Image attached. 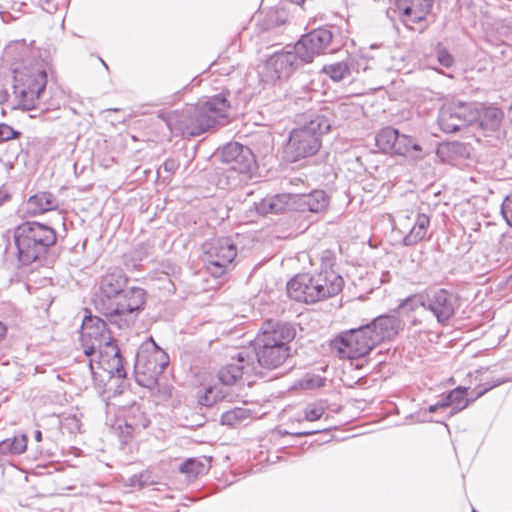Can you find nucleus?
Returning a JSON list of instances; mask_svg holds the SVG:
<instances>
[{
	"label": "nucleus",
	"instance_id": "nucleus-22",
	"mask_svg": "<svg viewBox=\"0 0 512 512\" xmlns=\"http://www.w3.org/2000/svg\"><path fill=\"white\" fill-rule=\"evenodd\" d=\"M257 366L254 356L247 351H240L232 362L223 366L218 372V378L225 385H234L244 374L256 373Z\"/></svg>",
	"mask_w": 512,
	"mask_h": 512
},
{
	"label": "nucleus",
	"instance_id": "nucleus-29",
	"mask_svg": "<svg viewBox=\"0 0 512 512\" xmlns=\"http://www.w3.org/2000/svg\"><path fill=\"white\" fill-rule=\"evenodd\" d=\"M468 388L458 386L443 397L446 408L451 407L450 415H454L465 409L475 398V394L470 392L471 397H466Z\"/></svg>",
	"mask_w": 512,
	"mask_h": 512
},
{
	"label": "nucleus",
	"instance_id": "nucleus-37",
	"mask_svg": "<svg viewBox=\"0 0 512 512\" xmlns=\"http://www.w3.org/2000/svg\"><path fill=\"white\" fill-rule=\"evenodd\" d=\"M426 304V294H414L406 299H404L400 305L399 309L406 311V312H412L415 311L419 307L425 308Z\"/></svg>",
	"mask_w": 512,
	"mask_h": 512
},
{
	"label": "nucleus",
	"instance_id": "nucleus-31",
	"mask_svg": "<svg viewBox=\"0 0 512 512\" xmlns=\"http://www.w3.org/2000/svg\"><path fill=\"white\" fill-rule=\"evenodd\" d=\"M291 196L288 194H278L262 199L256 206L260 214H278L286 210Z\"/></svg>",
	"mask_w": 512,
	"mask_h": 512
},
{
	"label": "nucleus",
	"instance_id": "nucleus-36",
	"mask_svg": "<svg viewBox=\"0 0 512 512\" xmlns=\"http://www.w3.org/2000/svg\"><path fill=\"white\" fill-rule=\"evenodd\" d=\"M288 15L283 8H272L266 14V25L268 28L278 27L287 21Z\"/></svg>",
	"mask_w": 512,
	"mask_h": 512
},
{
	"label": "nucleus",
	"instance_id": "nucleus-44",
	"mask_svg": "<svg viewBox=\"0 0 512 512\" xmlns=\"http://www.w3.org/2000/svg\"><path fill=\"white\" fill-rule=\"evenodd\" d=\"M38 4L42 7L43 10L47 12H52L56 9L55 5L51 0H36Z\"/></svg>",
	"mask_w": 512,
	"mask_h": 512
},
{
	"label": "nucleus",
	"instance_id": "nucleus-25",
	"mask_svg": "<svg viewBox=\"0 0 512 512\" xmlns=\"http://www.w3.org/2000/svg\"><path fill=\"white\" fill-rule=\"evenodd\" d=\"M433 0H395L396 10L402 15L403 23H418L424 19L425 13L432 7Z\"/></svg>",
	"mask_w": 512,
	"mask_h": 512
},
{
	"label": "nucleus",
	"instance_id": "nucleus-30",
	"mask_svg": "<svg viewBox=\"0 0 512 512\" xmlns=\"http://www.w3.org/2000/svg\"><path fill=\"white\" fill-rule=\"evenodd\" d=\"M476 119L480 127L487 131H495L501 124L504 117L502 110L494 106L482 107L475 111Z\"/></svg>",
	"mask_w": 512,
	"mask_h": 512
},
{
	"label": "nucleus",
	"instance_id": "nucleus-32",
	"mask_svg": "<svg viewBox=\"0 0 512 512\" xmlns=\"http://www.w3.org/2000/svg\"><path fill=\"white\" fill-rule=\"evenodd\" d=\"M27 436L20 434L0 441V458L7 455L22 454L27 448Z\"/></svg>",
	"mask_w": 512,
	"mask_h": 512
},
{
	"label": "nucleus",
	"instance_id": "nucleus-2",
	"mask_svg": "<svg viewBox=\"0 0 512 512\" xmlns=\"http://www.w3.org/2000/svg\"><path fill=\"white\" fill-rule=\"evenodd\" d=\"M81 341L83 352L88 358L86 368L92 378L96 374L92 356L96 353L100 357V361L96 363L107 370L112 376L118 378L126 376L120 350L104 320L98 317L85 319L82 325Z\"/></svg>",
	"mask_w": 512,
	"mask_h": 512
},
{
	"label": "nucleus",
	"instance_id": "nucleus-47",
	"mask_svg": "<svg viewBox=\"0 0 512 512\" xmlns=\"http://www.w3.org/2000/svg\"><path fill=\"white\" fill-rule=\"evenodd\" d=\"M163 167L168 172H173L176 169V163L172 159H168L164 162Z\"/></svg>",
	"mask_w": 512,
	"mask_h": 512
},
{
	"label": "nucleus",
	"instance_id": "nucleus-3",
	"mask_svg": "<svg viewBox=\"0 0 512 512\" xmlns=\"http://www.w3.org/2000/svg\"><path fill=\"white\" fill-rule=\"evenodd\" d=\"M56 240V231L46 224L36 221L21 223L14 230L18 262L24 266L41 262Z\"/></svg>",
	"mask_w": 512,
	"mask_h": 512
},
{
	"label": "nucleus",
	"instance_id": "nucleus-28",
	"mask_svg": "<svg viewBox=\"0 0 512 512\" xmlns=\"http://www.w3.org/2000/svg\"><path fill=\"white\" fill-rule=\"evenodd\" d=\"M431 217L426 213H417L415 216L414 224L409 232L403 237L402 244L404 246H414L422 241L430 227Z\"/></svg>",
	"mask_w": 512,
	"mask_h": 512
},
{
	"label": "nucleus",
	"instance_id": "nucleus-6",
	"mask_svg": "<svg viewBox=\"0 0 512 512\" xmlns=\"http://www.w3.org/2000/svg\"><path fill=\"white\" fill-rule=\"evenodd\" d=\"M169 364L168 354L150 337L139 348L135 360L137 382L151 388Z\"/></svg>",
	"mask_w": 512,
	"mask_h": 512
},
{
	"label": "nucleus",
	"instance_id": "nucleus-16",
	"mask_svg": "<svg viewBox=\"0 0 512 512\" xmlns=\"http://www.w3.org/2000/svg\"><path fill=\"white\" fill-rule=\"evenodd\" d=\"M476 113L471 104L452 103L441 107L438 114V125L445 133H453L472 123Z\"/></svg>",
	"mask_w": 512,
	"mask_h": 512
},
{
	"label": "nucleus",
	"instance_id": "nucleus-48",
	"mask_svg": "<svg viewBox=\"0 0 512 512\" xmlns=\"http://www.w3.org/2000/svg\"><path fill=\"white\" fill-rule=\"evenodd\" d=\"M320 431L321 430L296 432V433H293V435H295L297 437H303V436H308V435H312V434L318 433Z\"/></svg>",
	"mask_w": 512,
	"mask_h": 512
},
{
	"label": "nucleus",
	"instance_id": "nucleus-27",
	"mask_svg": "<svg viewBox=\"0 0 512 512\" xmlns=\"http://www.w3.org/2000/svg\"><path fill=\"white\" fill-rule=\"evenodd\" d=\"M59 207L58 198L50 192H38L27 200V211L31 215H40Z\"/></svg>",
	"mask_w": 512,
	"mask_h": 512
},
{
	"label": "nucleus",
	"instance_id": "nucleus-5",
	"mask_svg": "<svg viewBox=\"0 0 512 512\" xmlns=\"http://www.w3.org/2000/svg\"><path fill=\"white\" fill-rule=\"evenodd\" d=\"M327 111L315 114L303 126L290 132L284 147V158L293 163L314 155L320 148V136L331 128V121L326 115Z\"/></svg>",
	"mask_w": 512,
	"mask_h": 512
},
{
	"label": "nucleus",
	"instance_id": "nucleus-1",
	"mask_svg": "<svg viewBox=\"0 0 512 512\" xmlns=\"http://www.w3.org/2000/svg\"><path fill=\"white\" fill-rule=\"evenodd\" d=\"M3 61L14 75V93L24 110L53 111L60 108L63 94L58 88L47 90L48 73L52 71L47 51L32 48L25 41L9 43Z\"/></svg>",
	"mask_w": 512,
	"mask_h": 512
},
{
	"label": "nucleus",
	"instance_id": "nucleus-51",
	"mask_svg": "<svg viewBox=\"0 0 512 512\" xmlns=\"http://www.w3.org/2000/svg\"><path fill=\"white\" fill-rule=\"evenodd\" d=\"M289 1L294 4H297V5H302L305 2V0H289Z\"/></svg>",
	"mask_w": 512,
	"mask_h": 512
},
{
	"label": "nucleus",
	"instance_id": "nucleus-23",
	"mask_svg": "<svg viewBox=\"0 0 512 512\" xmlns=\"http://www.w3.org/2000/svg\"><path fill=\"white\" fill-rule=\"evenodd\" d=\"M366 326H369L376 345L393 339L403 329V323L399 317L388 314L376 317Z\"/></svg>",
	"mask_w": 512,
	"mask_h": 512
},
{
	"label": "nucleus",
	"instance_id": "nucleus-7",
	"mask_svg": "<svg viewBox=\"0 0 512 512\" xmlns=\"http://www.w3.org/2000/svg\"><path fill=\"white\" fill-rule=\"evenodd\" d=\"M146 292L140 287H125L113 299L112 311H104L102 314L119 328L129 327L135 320L134 313L143 310Z\"/></svg>",
	"mask_w": 512,
	"mask_h": 512
},
{
	"label": "nucleus",
	"instance_id": "nucleus-26",
	"mask_svg": "<svg viewBox=\"0 0 512 512\" xmlns=\"http://www.w3.org/2000/svg\"><path fill=\"white\" fill-rule=\"evenodd\" d=\"M293 202L301 212L318 213L328 205V197L323 190H314L309 194L295 195Z\"/></svg>",
	"mask_w": 512,
	"mask_h": 512
},
{
	"label": "nucleus",
	"instance_id": "nucleus-18",
	"mask_svg": "<svg viewBox=\"0 0 512 512\" xmlns=\"http://www.w3.org/2000/svg\"><path fill=\"white\" fill-rule=\"evenodd\" d=\"M221 161L227 169L241 174L251 173L256 168V160L252 150L238 142H230L223 146Z\"/></svg>",
	"mask_w": 512,
	"mask_h": 512
},
{
	"label": "nucleus",
	"instance_id": "nucleus-21",
	"mask_svg": "<svg viewBox=\"0 0 512 512\" xmlns=\"http://www.w3.org/2000/svg\"><path fill=\"white\" fill-rule=\"evenodd\" d=\"M197 107L208 129L228 122L230 104L223 93L209 97L205 102L197 104Z\"/></svg>",
	"mask_w": 512,
	"mask_h": 512
},
{
	"label": "nucleus",
	"instance_id": "nucleus-20",
	"mask_svg": "<svg viewBox=\"0 0 512 512\" xmlns=\"http://www.w3.org/2000/svg\"><path fill=\"white\" fill-rule=\"evenodd\" d=\"M295 335V328L290 323L267 320L262 324L260 333L256 338V344L289 347Z\"/></svg>",
	"mask_w": 512,
	"mask_h": 512
},
{
	"label": "nucleus",
	"instance_id": "nucleus-52",
	"mask_svg": "<svg viewBox=\"0 0 512 512\" xmlns=\"http://www.w3.org/2000/svg\"><path fill=\"white\" fill-rule=\"evenodd\" d=\"M100 60H101L102 66H104L108 70L109 69L108 65L102 59H100Z\"/></svg>",
	"mask_w": 512,
	"mask_h": 512
},
{
	"label": "nucleus",
	"instance_id": "nucleus-13",
	"mask_svg": "<svg viewBox=\"0 0 512 512\" xmlns=\"http://www.w3.org/2000/svg\"><path fill=\"white\" fill-rule=\"evenodd\" d=\"M303 64L294 48L275 52L261 67L259 71L261 80L266 83H274L282 78H287L294 68Z\"/></svg>",
	"mask_w": 512,
	"mask_h": 512
},
{
	"label": "nucleus",
	"instance_id": "nucleus-53",
	"mask_svg": "<svg viewBox=\"0 0 512 512\" xmlns=\"http://www.w3.org/2000/svg\"><path fill=\"white\" fill-rule=\"evenodd\" d=\"M473 512H475V511H473Z\"/></svg>",
	"mask_w": 512,
	"mask_h": 512
},
{
	"label": "nucleus",
	"instance_id": "nucleus-33",
	"mask_svg": "<svg viewBox=\"0 0 512 512\" xmlns=\"http://www.w3.org/2000/svg\"><path fill=\"white\" fill-rule=\"evenodd\" d=\"M251 416V410L244 407H236L223 412L220 418L221 424L227 426H237Z\"/></svg>",
	"mask_w": 512,
	"mask_h": 512
},
{
	"label": "nucleus",
	"instance_id": "nucleus-24",
	"mask_svg": "<svg viewBox=\"0 0 512 512\" xmlns=\"http://www.w3.org/2000/svg\"><path fill=\"white\" fill-rule=\"evenodd\" d=\"M290 355V347L256 344L255 358L260 367L271 370L280 367Z\"/></svg>",
	"mask_w": 512,
	"mask_h": 512
},
{
	"label": "nucleus",
	"instance_id": "nucleus-50",
	"mask_svg": "<svg viewBox=\"0 0 512 512\" xmlns=\"http://www.w3.org/2000/svg\"><path fill=\"white\" fill-rule=\"evenodd\" d=\"M35 440L40 442L42 440V432L40 430H36L34 433Z\"/></svg>",
	"mask_w": 512,
	"mask_h": 512
},
{
	"label": "nucleus",
	"instance_id": "nucleus-4",
	"mask_svg": "<svg viewBox=\"0 0 512 512\" xmlns=\"http://www.w3.org/2000/svg\"><path fill=\"white\" fill-rule=\"evenodd\" d=\"M343 285L338 273L325 269L316 274H297L287 283V294L298 302L315 303L338 294Z\"/></svg>",
	"mask_w": 512,
	"mask_h": 512
},
{
	"label": "nucleus",
	"instance_id": "nucleus-8",
	"mask_svg": "<svg viewBox=\"0 0 512 512\" xmlns=\"http://www.w3.org/2000/svg\"><path fill=\"white\" fill-rule=\"evenodd\" d=\"M375 143L385 154L409 157L413 160L422 158V147L418 141L391 126L382 128L376 134Z\"/></svg>",
	"mask_w": 512,
	"mask_h": 512
},
{
	"label": "nucleus",
	"instance_id": "nucleus-9",
	"mask_svg": "<svg viewBox=\"0 0 512 512\" xmlns=\"http://www.w3.org/2000/svg\"><path fill=\"white\" fill-rule=\"evenodd\" d=\"M376 346L371 330L366 325L342 332L333 341V347L337 350L339 356L347 359L362 358Z\"/></svg>",
	"mask_w": 512,
	"mask_h": 512
},
{
	"label": "nucleus",
	"instance_id": "nucleus-42",
	"mask_svg": "<svg viewBox=\"0 0 512 512\" xmlns=\"http://www.w3.org/2000/svg\"><path fill=\"white\" fill-rule=\"evenodd\" d=\"M20 134L19 131L14 130L11 126L4 123L0 124V142L18 138Z\"/></svg>",
	"mask_w": 512,
	"mask_h": 512
},
{
	"label": "nucleus",
	"instance_id": "nucleus-43",
	"mask_svg": "<svg viewBox=\"0 0 512 512\" xmlns=\"http://www.w3.org/2000/svg\"><path fill=\"white\" fill-rule=\"evenodd\" d=\"M437 58L439 63L444 67H451L454 63L452 55L446 49H439L437 51Z\"/></svg>",
	"mask_w": 512,
	"mask_h": 512
},
{
	"label": "nucleus",
	"instance_id": "nucleus-11",
	"mask_svg": "<svg viewBox=\"0 0 512 512\" xmlns=\"http://www.w3.org/2000/svg\"><path fill=\"white\" fill-rule=\"evenodd\" d=\"M167 126L171 132L183 137L198 136L209 130L203 116L200 117L197 105H187L174 111L167 118Z\"/></svg>",
	"mask_w": 512,
	"mask_h": 512
},
{
	"label": "nucleus",
	"instance_id": "nucleus-19",
	"mask_svg": "<svg viewBox=\"0 0 512 512\" xmlns=\"http://www.w3.org/2000/svg\"><path fill=\"white\" fill-rule=\"evenodd\" d=\"M457 298L446 289H438L426 293L425 309L430 311L437 322L446 325L457 309Z\"/></svg>",
	"mask_w": 512,
	"mask_h": 512
},
{
	"label": "nucleus",
	"instance_id": "nucleus-40",
	"mask_svg": "<svg viewBox=\"0 0 512 512\" xmlns=\"http://www.w3.org/2000/svg\"><path fill=\"white\" fill-rule=\"evenodd\" d=\"M501 215L506 223L512 227V194L505 197L501 205Z\"/></svg>",
	"mask_w": 512,
	"mask_h": 512
},
{
	"label": "nucleus",
	"instance_id": "nucleus-15",
	"mask_svg": "<svg viewBox=\"0 0 512 512\" xmlns=\"http://www.w3.org/2000/svg\"><path fill=\"white\" fill-rule=\"evenodd\" d=\"M332 40L330 29L318 28L303 35L293 48L303 64L310 63L315 56L331 50Z\"/></svg>",
	"mask_w": 512,
	"mask_h": 512
},
{
	"label": "nucleus",
	"instance_id": "nucleus-10",
	"mask_svg": "<svg viewBox=\"0 0 512 512\" xmlns=\"http://www.w3.org/2000/svg\"><path fill=\"white\" fill-rule=\"evenodd\" d=\"M202 249L207 270L214 277L221 276L237 255V248L229 237L208 240Z\"/></svg>",
	"mask_w": 512,
	"mask_h": 512
},
{
	"label": "nucleus",
	"instance_id": "nucleus-46",
	"mask_svg": "<svg viewBox=\"0 0 512 512\" xmlns=\"http://www.w3.org/2000/svg\"><path fill=\"white\" fill-rule=\"evenodd\" d=\"M442 408H446L443 398L441 399V401L437 402L436 404L430 405L428 408V411L430 413H434L437 410L442 409Z\"/></svg>",
	"mask_w": 512,
	"mask_h": 512
},
{
	"label": "nucleus",
	"instance_id": "nucleus-14",
	"mask_svg": "<svg viewBox=\"0 0 512 512\" xmlns=\"http://www.w3.org/2000/svg\"><path fill=\"white\" fill-rule=\"evenodd\" d=\"M507 369L508 362H499L470 372L469 377L478 383L471 393L475 394V398H479L491 389L512 381V372H507Z\"/></svg>",
	"mask_w": 512,
	"mask_h": 512
},
{
	"label": "nucleus",
	"instance_id": "nucleus-35",
	"mask_svg": "<svg viewBox=\"0 0 512 512\" xmlns=\"http://www.w3.org/2000/svg\"><path fill=\"white\" fill-rule=\"evenodd\" d=\"M206 469L205 464L196 458H189L180 465V472L187 474L189 477H196L202 474Z\"/></svg>",
	"mask_w": 512,
	"mask_h": 512
},
{
	"label": "nucleus",
	"instance_id": "nucleus-41",
	"mask_svg": "<svg viewBox=\"0 0 512 512\" xmlns=\"http://www.w3.org/2000/svg\"><path fill=\"white\" fill-rule=\"evenodd\" d=\"M349 66L352 71L360 72L369 69V59L364 56H358L351 59Z\"/></svg>",
	"mask_w": 512,
	"mask_h": 512
},
{
	"label": "nucleus",
	"instance_id": "nucleus-49",
	"mask_svg": "<svg viewBox=\"0 0 512 512\" xmlns=\"http://www.w3.org/2000/svg\"><path fill=\"white\" fill-rule=\"evenodd\" d=\"M7 332L6 325L0 321V340L5 336Z\"/></svg>",
	"mask_w": 512,
	"mask_h": 512
},
{
	"label": "nucleus",
	"instance_id": "nucleus-38",
	"mask_svg": "<svg viewBox=\"0 0 512 512\" xmlns=\"http://www.w3.org/2000/svg\"><path fill=\"white\" fill-rule=\"evenodd\" d=\"M222 398H224V394L220 393L216 386H209L205 388L203 394L198 396V403L203 406L210 407Z\"/></svg>",
	"mask_w": 512,
	"mask_h": 512
},
{
	"label": "nucleus",
	"instance_id": "nucleus-17",
	"mask_svg": "<svg viewBox=\"0 0 512 512\" xmlns=\"http://www.w3.org/2000/svg\"><path fill=\"white\" fill-rule=\"evenodd\" d=\"M117 422V434L123 445L130 442L136 434H139L150 424V420L146 413L137 403H133L129 407L123 408L121 416L118 418Z\"/></svg>",
	"mask_w": 512,
	"mask_h": 512
},
{
	"label": "nucleus",
	"instance_id": "nucleus-12",
	"mask_svg": "<svg viewBox=\"0 0 512 512\" xmlns=\"http://www.w3.org/2000/svg\"><path fill=\"white\" fill-rule=\"evenodd\" d=\"M128 278L119 269L108 271L98 283L93 302L96 310L101 314L104 311H112L115 307L113 299L127 286Z\"/></svg>",
	"mask_w": 512,
	"mask_h": 512
},
{
	"label": "nucleus",
	"instance_id": "nucleus-39",
	"mask_svg": "<svg viewBox=\"0 0 512 512\" xmlns=\"http://www.w3.org/2000/svg\"><path fill=\"white\" fill-rule=\"evenodd\" d=\"M325 410V407L320 403L308 404L303 410L304 419L310 422L319 420L325 413Z\"/></svg>",
	"mask_w": 512,
	"mask_h": 512
},
{
	"label": "nucleus",
	"instance_id": "nucleus-34",
	"mask_svg": "<svg viewBox=\"0 0 512 512\" xmlns=\"http://www.w3.org/2000/svg\"><path fill=\"white\" fill-rule=\"evenodd\" d=\"M322 72L328 75L334 82H339L351 74V68L348 62H336L324 65Z\"/></svg>",
	"mask_w": 512,
	"mask_h": 512
},
{
	"label": "nucleus",
	"instance_id": "nucleus-45",
	"mask_svg": "<svg viewBox=\"0 0 512 512\" xmlns=\"http://www.w3.org/2000/svg\"><path fill=\"white\" fill-rule=\"evenodd\" d=\"M501 246L506 250L512 246V236L511 235H503L501 239Z\"/></svg>",
	"mask_w": 512,
	"mask_h": 512
}]
</instances>
